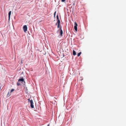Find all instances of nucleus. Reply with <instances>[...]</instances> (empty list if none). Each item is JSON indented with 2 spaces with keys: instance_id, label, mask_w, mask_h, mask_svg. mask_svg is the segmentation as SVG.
Masks as SVG:
<instances>
[{
  "instance_id": "nucleus-16",
  "label": "nucleus",
  "mask_w": 126,
  "mask_h": 126,
  "mask_svg": "<svg viewBox=\"0 0 126 126\" xmlns=\"http://www.w3.org/2000/svg\"><path fill=\"white\" fill-rule=\"evenodd\" d=\"M9 92H8V94H7V95H9Z\"/></svg>"
},
{
  "instance_id": "nucleus-7",
  "label": "nucleus",
  "mask_w": 126,
  "mask_h": 126,
  "mask_svg": "<svg viewBox=\"0 0 126 126\" xmlns=\"http://www.w3.org/2000/svg\"><path fill=\"white\" fill-rule=\"evenodd\" d=\"M11 11H10L9 12V14H8L9 18V19H10V15H11Z\"/></svg>"
},
{
  "instance_id": "nucleus-1",
  "label": "nucleus",
  "mask_w": 126,
  "mask_h": 126,
  "mask_svg": "<svg viewBox=\"0 0 126 126\" xmlns=\"http://www.w3.org/2000/svg\"><path fill=\"white\" fill-rule=\"evenodd\" d=\"M28 100L29 102H30L31 104V107L32 108H34V106L33 105V100L32 99H31V100H30V99H28Z\"/></svg>"
},
{
  "instance_id": "nucleus-10",
  "label": "nucleus",
  "mask_w": 126,
  "mask_h": 126,
  "mask_svg": "<svg viewBox=\"0 0 126 126\" xmlns=\"http://www.w3.org/2000/svg\"><path fill=\"white\" fill-rule=\"evenodd\" d=\"M14 90V89H11V91L10 92V95H11V93L13 92Z\"/></svg>"
},
{
  "instance_id": "nucleus-3",
  "label": "nucleus",
  "mask_w": 126,
  "mask_h": 126,
  "mask_svg": "<svg viewBox=\"0 0 126 126\" xmlns=\"http://www.w3.org/2000/svg\"><path fill=\"white\" fill-rule=\"evenodd\" d=\"M23 29L24 30V31L25 32H26L27 31V27L26 25H25L23 27Z\"/></svg>"
},
{
  "instance_id": "nucleus-4",
  "label": "nucleus",
  "mask_w": 126,
  "mask_h": 126,
  "mask_svg": "<svg viewBox=\"0 0 126 126\" xmlns=\"http://www.w3.org/2000/svg\"><path fill=\"white\" fill-rule=\"evenodd\" d=\"M60 30V35L61 36H62V35L63 34V31L62 30V29H61V27H60V29L59 30Z\"/></svg>"
},
{
  "instance_id": "nucleus-5",
  "label": "nucleus",
  "mask_w": 126,
  "mask_h": 126,
  "mask_svg": "<svg viewBox=\"0 0 126 126\" xmlns=\"http://www.w3.org/2000/svg\"><path fill=\"white\" fill-rule=\"evenodd\" d=\"M60 21L58 20L57 22L58 23V26H57V28H60Z\"/></svg>"
},
{
  "instance_id": "nucleus-12",
  "label": "nucleus",
  "mask_w": 126,
  "mask_h": 126,
  "mask_svg": "<svg viewBox=\"0 0 126 126\" xmlns=\"http://www.w3.org/2000/svg\"><path fill=\"white\" fill-rule=\"evenodd\" d=\"M17 85L18 86H19V85H20V83H19L18 82H17Z\"/></svg>"
},
{
  "instance_id": "nucleus-8",
  "label": "nucleus",
  "mask_w": 126,
  "mask_h": 126,
  "mask_svg": "<svg viewBox=\"0 0 126 126\" xmlns=\"http://www.w3.org/2000/svg\"><path fill=\"white\" fill-rule=\"evenodd\" d=\"M73 55L74 56H75L76 55V51L74 50H73Z\"/></svg>"
},
{
  "instance_id": "nucleus-9",
  "label": "nucleus",
  "mask_w": 126,
  "mask_h": 126,
  "mask_svg": "<svg viewBox=\"0 0 126 126\" xmlns=\"http://www.w3.org/2000/svg\"><path fill=\"white\" fill-rule=\"evenodd\" d=\"M56 18H57V21L58 22V20H59V21H60V20L59 19V17H58V16L57 15V16H56Z\"/></svg>"
},
{
  "instance_id": "nucleus-14",
  "label": "nucleus",
  "mask_w": 126,
  "mask_h": 126,
  "mask_svg": "<svg viewBox=\"0 0 126 126\" xmlns=\"http://www.w3.org/2000/svg\"><path fill=\"white\" fill-rule=\"evenodd\" d=\"M56 13V12H55V13H54V16H55V14Z\"/></svg>"
},
{
  "instance_id": "nucleus-11",
  "label": "nucleus",
  "mask_w": 126,
  "mask_h": 126,
  "mask_svg": "<svg viewBox=\"0 0 126 126\" xmlns=\"http://www.w3.org/2000/svg\"><path fill=\"white\" fill-rule=\"evenodd\" d=\"M81 52H80L78 54V55H77V56L78 57H79V56H80V54H81Z\"/></svg>"
},
{
  "instance_id": "nucleus-2",
  "label": "nucleus",
  "mask_w": 126,
  "mask_h": 126,
  "mask_svg": "<svg viewBox=\"0 0 126 126\" xmlns=\"http://www.w3.org/2000/svg\"><path fill=\"white\" fill-rule=\"evenodd\" d=\"M74 29L76 31H77V26H78V25L77 23L76 22H75V23L74 24Z\"/></svg>"
},
{
  "instance_id": "nucleus-13",
  "label": "nucleus",
  "mask_w": 126,
  "mask_h": 126,
  "mask_svg": "<svg viewBox=\"0 0 126 126\" xmlns=\"http://www.w3.org/2000/svg\"><path fill=\"white\" fill-rule=\"evenodd\" d=\"M65 0H61V1L62 2H64L65 1Z\"/></svg>"
},
{
  "instance_id": "nucleus-6",
  "label": "nucleus",
  "mask_w": 126,
  "mask_h": 126,
  "mask_svg": "<svg viewBox=\"0 0 126 126\" xmlns=\"http://www.w3.org/2000/svg\"><path fill=\"white\" fill-rule=\"evenodd\" d=\"M18 81H24V79L23 78H21V79H18Z\"/></svg>"
},
{
  "instance_id": "nucleus-15",
  "label": "nucleus",
  "mask_w": 126,
  "mask_h": 126,
  "mask_svg": "<svg viewBox=\"0 0 126 126\" xmlns=\"http://www.w3.org/2000/svg\"><path fill=\"white\" fill-rule=\"evenodd\" d=\"M58 24L57 22L56 24V25H57Z\"/></svg>"
}]
</instances>
